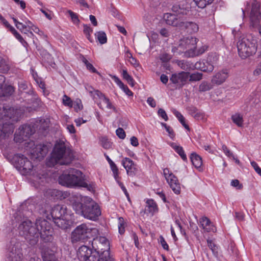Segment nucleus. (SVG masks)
<instances>
[{
    "label": "nucleus",
    "mask_w": 261,
    "mask_h": 261,
    "mask_svg": "<svg viewBox=\"0 0 261 261\" xmlns=\"http://www.w3.org/2000/svg\"><path fill=\"white\" fill-rule=\"evenodd\" d=\"M170 56L167 54H163L161 55L160 56L161 60L164 62L168 61L169 60H170Z\"/></svg>",
    "instance_id": "nucleus-60"
},
{
    "label": "nucleus",
    "mask_w": 261,
    "mask_h": 261,
    "mask_svg": "<svg viewBox=\"0 0 261 261\" xmlns=\"http://www.w3.org/2000/svg\"><path fill=\"white\" fill-rule=\"evenodd\" d=\"M231 119L238 126L242 127L243 124V119L240 114H236L231 116Z\"/></svg>",
    "instance_id": "nucleus-33"
},
{
    "label": "nucleus",
    "mask_w": 261,
    "mask_h": 261,
    "mask_svg": "<svg viewBox=\"0 0 261 261\" xmlns=\"http://www.w3.org/2000/svg\"><path fill=\"white\" fill-rule=\"evenodd\" d=\"M189 76V72L181 71L178 73L173 74L170 81L173 84H178L181 86L186 84Z\"/></svg>",
    "instance_id": "nucleus-16"
},
{
    "label": "nucleus",
    "mask_w": 261,
    "mask_h": 261,
    "mask_svg": "<svg viewBox=\"0 0 261 261\" xmlns=\"http://www.w3.org/2000/svg\"><path fill=\"white\" fill-rule=\"evenodd\" d=\"M61 184L67 187L79 186L87 187L88 185L83 181L82 172L77 169H71L68 174H64L60 176Z\"/></svg>",
    "instance_id": "nucleus-7"
},
{
    "label": "nucleus",
    "mask_w": 261,
    "mask_h": 261,
    "mask_svg": "<svg viewBox=\"0 0 261 261\" xmlns=\"http://www.w3.org/2000/svg\"><path fill=\"white\" fill-rule=\"evenodd\" d=\"M177 65L182 69L188 70L191 68V64L185 60H180L176 62Z\"/></svg>",
    "instance_id": "nucleus-34"
},
{
    "label": "nucleus",
    "mask_w": 261,
    "mask_h": 261,
    "mask_svg": "<svg viewBox=\"0 0 261 261\" xmlns=\"http://www.w3.org/2000/svg\"><path fill=\"white\" fill-rule=\"evenodd\" d=\"M73 159L72 151L67 147L64 141L60 140L56 144L51 160L60 165H68Z\"/></svg>",
    "instance_id": "nucleus-4"
},
{
    "label": "nucleus",
    "mask_w": 261,
    "mask_h": 261,
    "mask_svg": "<svg viewBox=\"0 0 261 261\" xmlns=\"http://www.w3.org/2000/svg\"><path fill=\"white\" fill-rule=\"evenodd\" d=\"M122 164L123 167L126 170L128 174L133 175H134L137 171L136 165L129 158H124L122 161Z\"/></svg>",
    "instance_id": "nucleus-19"
},
{
    "label": "nucleus",
    "mask_w": 261,
    "mask_h": 261,
    "mask_svg": "<svg viewBox=\"0 0 261 261\" xmlns=\"http://www.w3.org/2000/svg\"><path fill=\"white\" fill-rule=\"evenodd\" d=\"M48 149L46 146L39 144L35 147L31 154L33 158L41 160L46 155Z\"/></svg>",
    "instance_id": "nucleus-17"
},
{
    "label": "nucleus",
    "mask_w": 261,
    "mask_h": 261,
    "mask_svg": "<svg viewBox=\"0 0 261 261\" xmlns=\"http://www.w3.org/2000/svg\"><path fill=\"white\" fill-rule=\"evenodd\" d=\"M55 224L59 227L65 229L70 226L69 216L62 217L53 219Z\"/></svg>",
    "instance_id": "nucleus-21"
},
{
    "label": "nucleus",
    "mask_w": 261,
    "mask_h": 261,
    "mask_svg": "<svg viewBox=\"0 0 261 261\" xmlns=\"http://www.w3.org/2000/svg\"><path fill=\"white\" fill-rule=\"evenodd\" d=\"M118 229L120 234H122L124 233L125 231L124 226V219L122 217H120L119 218Z\"/></svg>",
    "instance_id": "nucleus-44"
},
{
    "label": "nucleus",
    "mask_w": 261,
    "mask_h": 261,
    "mask_svg": "<svg viewBox=\"0 0 261 261\" xmlns=\"http://www.w3.org/2000/svg\"><path fill=\"white\" fill-rule=\"evenodd\" d=\"M164 19L166 23L173 27H177L181 29L184 24V20L181 16L175 14L167 13L164 16Z\"/></svg>",
    "instance_id": "nucleus-15"
},
{
    "label": "nucleus",
    "mask_w": 261,
    "mask_h": 261,
    "mask_svg": "<svg viewBox=\"0 0 261 261\" xmlns=\"http://www.w3.org/2000/svg\"><path fill=\"white\" fill-rule=\"evenodd\" d=\"M147 102L152 108H154L156 106V102L152 97H148L147 100Z\"/></svg>",
    "instance_id": "nucleus-61"
},
{
    "label": "nucleus",
    "mask_w": 261,
    "mask_h": 261,
    "mask_svg": "<svg viewBox=\"0 0 261 261\" xmlns=\"http://www.w3.org/2000/svg\"><path fill=\"white\" fill-rule=\"evenodd\" d=\"M83 32L85 34H88L92 32L93 30L89 25L87 24H84Z\"/></svg>",
    "instance_id": "nucleus-64"
},
{
    "label": "nucleus",
    "mask_w": 261,
    "mask_h": 261,
    "mask_svg": "<svg viewBox=\"0 0 261 261\" xmlns=\"http://www.w3.org/2000/svg\"><path fill=\"white\" fill-rule=\"evenodd\" d=\"M217 60L218 58L216 55H210L207 57L206 62H197L195 64V67L204 72H212L214 70V64Z\"/></svg>",
    "instance_id": "nucleus-13"
},
{
    "label": "nucleus",
    "mask_w": 261,
    "mask_h": 261,
    "mask_svg": "<svg viewBox=\"0 0 261 261\" xmlns=\"http://www.w3.org/2000/svg\"><path fill=\"white\" fill-rule=\"evenodd\" d=\"M260 4L258 2L254 1L252 4L251 10L250 14V25L253 28L256 27L259 24L261 13L259 11Z\"/></svg>",
    "instance_id": "nucleus-14"
},
{
    "label": "nucleus",
    "mask_w": 261,
    "mask_h": 261,
    "mask_svg": "<svg viewBox=\"0 0 261 261\" xmlns=\"http://www.w3.org/2000/svg\"><path fill=\"white\" fill-rule=\"evenodd\" d=\"M158 115L161 117L165 121H167L168 119V116L165 111L163 109H159L158 110Z\"/></svg>",
    "instance_id": "nucleus-47"
},
{
    "label": "nucleus",
    "mask_w": 261,
    "mask_h": 261,
    "mask_svg": "<svg viewBox=\"0 0 261 261\" xmlns=\"http://www.w3.org/2000/svg\"><path fill=\"white\" fill-rule=\"evenodd\" d=\"M160 34L164 37H168L169 36L168 30L165 28H162L160 31Z\"/></svg>",
    "instance_id": "nucleus-62"
},
{
    "label": "nucleus",
    "mask_w": 261,
    "mask_h": 261,
    "mask_svg": "<svg viewBox=\"0 0 261 261\" xmlns=\"http://www.w3.org/2000/svg\"><path fill=\"white\" fill-rule=\"evenodd\" d=\"M92 250L87 246H82L78 250L77 256L80 259L84 261L88 256L90 254Z\"/></svg>",
    "instance_id": "nucleus-23"
},
{
    "label": "nucleus",
    "mask_w": 261,
    "mask_h": 261,
    "mask_svg": "<svg viewBox=\"0 0 261 261\" xmlns=\"http://www.w3.org/2000/svg\"><path fill=\"white\" fill-rule=\"evenodd\" d=\"M103 101V102L106 104L107 105V108L108 109H113V106L111 103V102L110 101V100L105 97V95H103V96L101 98V99Z\"/></svg>",
    "instance_id": "nucleus-52"
},
{
    "label": "nucleus",
    "mask_w": 261,
    "mask_h": 261,
    "mask_svg": "<svg viewBox=\"0 0 261 261\" xmlns=\"http://www.w3.org/2000/svg\"><path fill=\"white\" fill-rule=\"evenodd\" d=\"M74 108L76 111L83 109V105L81 100H77L75 101L74 103Z\"/></svg>",
    "instance_id": "nucleus-51"
},
{
    "label": "nucleus",
    "mask_w": 261,
    "mask_h": 261,
    "mask_svg": "<svg viewBox=\"0 0 261 261\" xmlns=\"http://www.w3.org/2000/svg\"><path fill=\"white\" fill-rule=\"evenodd\" d=\"M251 164L255 171L261 176V169L259 167L257 164L255 162L252 161L251 162Z\"/></svg>",
    "instance_id": "nucleus-56"
},
{
    "label": "nucleus",
    "mask_w": 261,
    "mask_h": 261,
    "mask_svg": "<svg viewBox=\"0 0 261 261\" xmlns=\"http://www.w3.org/2000/svg\"><path fill=\"white\" fill-rule=\"evenodd\" d=\"M184 24L183 25V28L181 29H191V32H196L198 30V26L195 23H193L192 22H186L184 21Z\"/></svg>",
    "instance_id": "nucleus-32"
},
{
    "label": "nucleus",
    "mask_w": 261,
    "mask_h": 261,
    "mask_svg": "<svg viewBox=\"0 0 261 261\" xmlns=\"http://www.w3.org/2000/svg\"><path fill=\"white\" fill-rule=\"evenodd\" d=\"M189 81L191 82H196L202 79V74L199 72H196L189 74Z\"/></svg>",
    "instance_id": "nucleus-40"
},
{
    "label": "nucleus",
    "mask_w": 261,
    "mask_h": 261,
    "mask_svg": "<svg viewBox=\"0 0 261 261\" xmlns=\"http://www.w3.org/2000/svg\"><path fill=\"white\" fill-rule=\"evenodd\" d=\"M160 243L162 247L166 250H169V246L163 236L160 237Z\"/></svg>",
    "instance_id": "nucleus-50"
},
{
    "label": "nucleus",
    "mask_w": 261,
    "mask_h": 261,
    "mask_svg": "<svg viewBox=\"0 0 261 261\" xmlns=\"http://www.w3.org/2000/svg\"><path fill=\"white\" fill-rule=\"evenodd\" d=\"M238 53L242 59L254 55L257 48V40L255 37L248 35L241 38L237 44Z\"/></svg>",
    "instance_id": "nucleus-6"
},
{
    "label": "nucleus",
    "mask_w": 261,
    "mask_h": 261,
    "mask_svg": "<svg viewBox=\"0 0 261 261\" xmlns=\"http://www.w3.org/2000/svg\"><path fill=\"white\" fill-rule=\"evenodd\" d=\"M20 236L30 244L34 245L38 242L39 236L44 240L49 241L52 237L53 229L50 224L44 219H37L35 226L29 220L22 222L18 227Z\"/></svg>",
    "instance_id": "nucleus-1"
},
{
    "label": "nucleus",
    "mask_w": 261,
    "mask_h": 261,
    "mask_svg": "<svg viewBox=\"0 0 261 261\" xmlns=\"http://www.w3.org/2000/svg\"><path fill=\"white\" fill-rule=\"evenodd\" d=\"M22 113L21 110L14 108L4 107L0 110V139L13 133V123L19 120Z\"/></svg>",
    "instance_id": "nucleus-2"
},
{
    "label": "nucleus",
    "mask_w": 261,
    "mask_h": 261,
    "mask_svg": "<svg viewBox=\"0 0 261 261\" xmlns=\"http://www.w3.org/2000/svg\"><path fill=\"white\" fill-rule=\"evenodd\" d=\"M163 174L172 191L176 194H179L180 193L181 188L177 178L168 168H165L163 170Z\"/></svg>",
    "instance_id": "nucleus-12"
},
{
    "label": "nucleus",
    "mask_w": 261,
    "mask_h": 261,
    "mask_svg": "<svg viewBox=\"0 0 261 261\" xmlns=\"http://www.w3.org/2000/svg\"><path fill=\"white\" fill-rule=\"evenodd\" d=\"M43 261H58L53 254L45 253L43 255Z\"/></svg>",
    "instance_id": "nucleus-43"
},
{
    "label": "nucleus",
    "mask_w": 261,
    "mask_h": 261,
    "mask_svg": "<svg viewBox=\"0 0 261 261\" xmlns=\"http://www.w3.org/2000/svg\"><path fill=\"white\" fill-rule=\"evenodd\" d=\"M200 223L201 227L205 231L210 232L211 231H214L215 229L210 220L207 217H202L200 220Z\"/></svg>",
    "instance_id": "nucleus-26"
},
{
    "label": "nucleus",
    "mask_w": 261,
    "mask_h": 261,
    "mask_svg": "<svg viewBox=\"0 0 261 261\" xmlns=\"http://www.w3.org/2000/svg\"><path fill=\"white\" fill-rule=\"evenodd\" d=\"M84 203L75 202L73 208L76 213L90 220H95L101 214L99 206L91 198L86 197L82 199Z\"/></svg>",
    "instance_id": "nucleus-3"
},
{
    "label": "nucleus",
    "mask_w": 261,
    "mask_h": 261,
    "mask_svg": "<svg viewBox=\"0 0 261 261\" xmlns=\"http://www.w3.org/2000/svg\"><path fill=\"white\" fill-rule=\"evenodd\" d=\"M228 77V72L226 70H223L213 76L211 82L217 85L223 83Z\"/></svg>",
    "instance_id": "nucleus-20"
},
{
    "label": "nucleus",
    "mask_w": 261,
    "mask_h": 261,
    "mask_svg": "<svg viewBox=\"0 0 261 261\" xmlns=\"http://www.w3.org/2000/svg\"><path fill=\"white\" fill-rule=\"evenodd\" d=\"M14 92V88L9 85L5 84L0 88V97H9Z\"/></svg>",
    "instance_id": "nucleus-24"
},
{
    "label": "nucleus",
    "mask_w": 261,
    "mask_h": 261,
    "mask_svg": "<svg viewBox=\"0 0 261 261\" xmlns=\"http://www.w3.org/2000/svg\"><path fill=\"white\" fill-rule=\"evenodd\" d=\"M10 69V66L7 61L0 57V72L6 73Z\"/></svg>",
    "instance_id": "nucleus-31"
},
{
    "label": "nucleus",
    "mask_w": 261,
    "mask_h": 261,
    "mask_svg": "<svg viewBox=\"0 0 261 261\" xmlns=\"http://www.w3.org/2000/svg\"><path fill=\"white\" fill-rule=\"evenodd\" d=\"M86 66L87 69L88 70H89L90 71H91L93 73H96L97 74H99V72L97 71V70L89 62Z\"/></svg>",
    "instance_id": "nucleus-58"
},
{
    "label": "nucleus",
    "mask_w": 261,
    "mask_h": 261,
    "mask_svg": "<svg viewBox=\"0 0 261 261\" xmlns=\"http://www.w3.org/2000/svg\"><path fill=\"white\" fill-rule=\"evenodd\" d=\"M214 0H194L196 5L200 8H205L207 5L213 3Z\"/></svg>",
    "instance_id": "nucleus-37"
},
{
    "label": "nucleus",
    "mask_w": 261,
    "mask_h": 261,
    "mask_svg": "<svg viewBox=\"0 0 261 261\" xmlns=\"http://www.w3.org/2000/svg\"><path fill=\"white\" fill-rule=\"evenodd\" d=\"M16 28L19 29L22 33H23L24 34H27L26 32H24V30H26L28 32H29V30L28 29V27L21 22H20V24H18V26L16 27Z\"/></svg>",
    "instance_id": "nucleus-53"
},
{
    "label": "nucleus",
    "mask_w": 261,
    "mask_h": 261,
    "mask_svg": "<svg viewBox=\"0 0 261 261\" xmlns=\"http://www.w3.org/2000/svg\"><path fill=\"white\" fill-rule=\"evenodd\" d=\"M99 261H114V259L110 255V253L108 251L101 253Z\"/></svg>",
    "instance_id": "nucleus-41"
},
{
    "label": "nucleus",
    "mask_w": 261,
    "mask_h": 261,
    "mask_svg": "<svg viewBox=\"0 0 261 261\" xmlns=\"http://www.w3.org/2000/svg\"><path fill=\"white\" fill-rule=\"evenodd\" d=\"M123 91L127 94L128 96H132L133 93V92L128 89V88L127 87V86L124 85L123 86H122L121 88Z\"/></svg>",
    "instance_id": "nucleus-63"
},
{
    "label": "nucleus",
    "mask_w": 261,
    "mask_h": 261,
    "mask_svg": "<svg viewBox=\"0 0 261 261\" xmlns=\"http://www.w3.org/2000/svg\"><path fill=\"white\" fill-rule=\"evenodd\" d=\"M191 161L194 167L199 169L200 168L202 165V161L201 158L196 153H192L190 156Z\"/></svg>",
    "instance_id": "nucleus-28"
},
{
    "label": "nucleus",
    "mask_w": 261,
    "mask_h": 261,
    "mask_svg": "<svg viewBox=\"0 0 261 261\" xmlns=\"http://www.w3.org/2000/svg\"><path fill=\"white\" fill-rule=\"evenodd\" d=\"M67 12L70 15L71 19L74 23L77 24L79 23L80 20L79 19L76 13H74L71 10H68Z\"/></svg>",
    "instance_id": "nucleus-42"
},
{
    "label": "nucleus",
    "mask_w": 261,
    "mask_h": 261,
    "mask_svg": "<svg viewBox=\"0 0 261 261\" xmlns=\"http://www.w3.org/2000/svg\"><path fill=\"white\" fill-rule=\"evenodd\" d=\"M231 185L234 187H237L238 189H241L243 186L240 184V182L238 179L232 180L231 182Z\"/></svg>",
    "instance_id": "nucleus-57"
},
{
    "label": "nucleus",
    "mask_w": 261,
    "mask_h": 261,
    "mask_svg": "<svg viewBox=\"0 0 261 261\" xmlns=\"http://www.w3.org/2000/svg\"><path fill=\"white\" fill-rule=\"evenodd\" d=\"M146 203V205L145 208V212L153 215L158 211V205L153 199H148Z\"/></svg>",
    "instance_id": "nucleus-25"
},
{
    "label": "nucleus",
    "mask_w": 261,
    "mask_h": 261,
    "mask_svg": "<svg viewBox=\"0 0 261 261\" xmlns=\"http://www.w3.org/2000/svg\"><path fill=\"white\" fill-rule=\"evenodd\" d=\"M116 133L117 136L121 139H124L126 136L125 133L122 128H118L116 130Z\"/></svg>",
    "instance_id": "nucleus-46"
},
{
    "label": "nucleus",
    "mask_w": 261,
    "mask_h": 261,
    "mask_svg": "<svg viewBox=\"0 0 261 261\" xmlns=\"http://www.w3.org/2000/svg\"><path fill=\"white\" fill-rule=\"evenodd\" d=\"M95 36L100 44H103L107 42V38L106 34L104 32H98L95 34Z\"/></svg>",
    "instance_id": "nucleus-35"
},
{
    "label": "nucleus",
    "mask_w": 261,
    "mask_h": 261,
    "mask_svg": "<svg viewBox=\"0 0 261 261\" xmlns=\"http://www.w3.org/2000/svg\"><path fill=\"white\" fill-rule=\"evenodd\" d=\"M122 76L124 80H125L128 84L131 86L133 87L135 85V82L133 77L128 73L126 70L123 69L122 70Z\"/></svg>",
    "instance_id": "nucleus-36"
},
{
    "label": "nucleus",
    "mask_w": 261,
    "mask_h": 261,
    "mask_svg": "<svg viewBox=\"0 0 261 261\" xmlns=\"http://www.w3.org/2000/svg\"><path fill=\"white\" fill-rule=\"evenodd\" d=\"M212 89V86L207 82L203 81L199 86V91L200 92H205Z\"/></svg>",
    "instance_id": "nucleus-38"
},
{
    "label": "nucleus",
    "mask_w": 261,
    "mask_h": 261,
    "mask_svg": "<svg viewBox=\"0 0 261 261\" xmlns=\"http://www.w3.org/2000/svg\"><path fill=\"white\" fill-rule=\"evenodd\" d=\"M130 60H129V63L133 65L135 67H137L140 66L139 62L135 58H134L132 54H129Z\"/></svg>",
    "instance_id": "nucleus-48"
},
{
    "label": "nucleus",
    "mask_w": 261,
    "mask_h": 261,
    "mask_svg": "<svg viewBox=\"0 0 261 261\" xmlns=\"http://www.w3.org/2000/svg\"><path fill=\"white\" fill-rule=\"evenodd\" d=\"M53 219L67 216V208L64 205H57L52 208L50 212Z\"/></svg>",
    "instance_id": "nucleus-18"
},
{
    "label": "nucleus",
    "mask_w": 261,
    "mask_h": 261,
    "mask_svg": "<svg viewBox=\"0 0 261 261\" xmlns=\"http://www.w3.org/2000/svg\"><path fill=\"white\" fill-rule=\"evenodd\" d=\"M13 160L14 166L22 174H32L34 171L32 163L23 155L16 154Z\"/></svg>",
    "instance_id": "nucleus-10"
},
{
    "label": "nucleus",
    "mask_w": 261,
    "mask_h": 261,
    "mask_svg": "<svg viewBox=\"0 0 261 261\" xmlns=\"http://www.w3.org/2000/svg\"><path fill=\"white\" fill-rule=\"evenodd\" d=\"M171 146L176 151V152L180 156V157L183 160L186 161L187 160L186 155L185 153L184 150L182 147L178 146L175 143H172Z\"/></svg>",
    "instance_id": "nucleus-30"
},
{
    "label": "nucleus",
    "mask_w": 261,
    "mask_h": 261,
    "mask_svg": "<svg viewBox=\"0 0 261 261\" xmlns=\"http://www.w3.org/2000/svg\"><path fill=\"white\" fill-rule=\"evenodd\" d=\"M48 120L41 119L36 121L35 126L30 124L23 125L19 127L14 135V140L16 142L21 143L27 140L35 131V128L45 129L48 127Z\"/></svg>",
    "instance_id": "nucleus-5"
},
{
    "label": "nucleus",
    "mask_w": 261,
    "mask_h": 261,
    "mask_svg": "<svg viewBox=\"0 0 261 261\" xmlns=\"http://www.w3.org/2000/svg\"><path fill=\"white\" fill-rule=\"evenodd\" d=\"M103 94L97 90H96L91 96L93 97V99H97V98L101 99L103 96Z\"/></svg>",
    "instance_id": "nucleus-49"
},
{
    "label": "nucleus",
    "mask_w": 261,
    "mask_h": 261,
    "mask_svg": "<svg viewBox=\"0 0 261 261\" xmlns=\"http://www.w3.org/2000/svg\"><path fill=\"white\" fill-rule=\"evenodd\" d=\"M63 103L64 105L71 107L72 106V101L70 98L66 95H64L63 98Z\"/></svg>",
    "instance_id": "nucleus-45"
},
{
    "label": "nucleus",
    "mask_w": 261,
    "mask_h": 261,
    "mask_svg": "<svg viewBox=\"0 0 261 261\" xmlns=\"http://www.w3.org/2000/svg\"><path fill=\"white\" fill-rule=\"evenodd\" d=\"M193 110L194 111V114H192V116L196 119H199L201 118L202 117V115L201 113H200L198 111V110L195 108H193Z\"/></svg>",
    "instance_id": "nucleus-59"
},
{
    "label": "nucleus",
    "mask_w": 261,
    "mask_h": 261,
    "mask_svg": "<svg viewBox=\"0 0 261 261\" xmlns=\"http://www.w3.org/2000/svg\"><path fill=\"white\" fill-rule=\"evenodd\" d=\"M197 42V39L194 37H188L183 38L179 41V43L176 48L178 53L184 51L185 56L188 57H194V49H196V44Z\"/></svg>",
    "instance_id": "nucleus-9"
},
{
    "label": "nucleus",
    "mask_w": 261,
    "mask_h": 261,
    "mask_svg": "<svg viewBox=\"0 0 261 261\" xmlns=\"http://www.w3.org/2000/svg\"><path fill=\"white\" fill-rule=\"evenodd\" d=\"M18 243L16 246H13L9 253L8 257L12 261H18L21 258V253L20 249L18 247Z\"/></svg>",
    "instance_id": "nucleus-22"
},
{
    "label": "nucleus",
    "mask_w": 261,
    "mask_h": 261,
    "mask_svg": "<svg viewBox=\"0 0 261 261\" xmlns=\"http://www.w3.org/2000/svg\"><path fill=\"white\" fill-rule=\"evenodd\" d=\"M99 230L96 228L92 227L90 224H82L77 226L72 232L73 241H84L88 238L95 237L99 235Z\"/></svg>",
    "instance_id": "nucleus-8"
},
{
    "label": "nucleus",
    "mask_w": 261,
    "mask_h": 261,
    "mask_svg": "<svg viewBox=\"0 0 261 261\" xmlns=\"http://www.w3.org/2000/svg\"><path fill=\"white\" fill-rule=\"evenodd\" d=\"M98 236L93 237L92 242L93 249L100 253L108 251L110 249L108 240L105 237Z\"/></svg>",
    "instance_id": "nucleus-11"
},
{
    "label": "nucleus",
    "mask_w": 261,
    "mask_h": 261,
    "mask_svg": "<svg viewBox=\"0 0 261 261\" xmlns=\"http://www.w3.org/2000/svg\"><path fill=\"white\" fill-rule=\"evenodd\" d=\"M222 149L227 156L229 157L232 156L233 158L234 159V156L233 155L232 153L231 152V151L228 149L226 145H223L222 146Z\"/></svg>",
    "instance_id": "nucleus-54"
},
{
    "label": "nucleus",
    "mask_w": 261,
    "mask_h": 261,
    "mask_svg": "<svg viewBox=\"0 0 261 261\" xmlns=\"http://www.w3.org/2000/svg\"><path fill=\"white\" fill-rule=\"evenodd\" d=\"M101 145L106 149H110L111 147L112 143L106 137H101L100 139Z\"/></svg>",
    "instance_id": "nucleus-39"
},
{
    "label": "nucleus",
    "mask_w": 261,
    "mask_h": 261,
    "mask_svg": "<svg viewBox=\"0 0 261 261\" xmlns=\"http://www.w3.org/2000/svg\"><path fill=\"white\" fill-rule=\"evenodd\" d=\"M206 47L205 46H202L200 48H199L198 50H196V49H194V57L200 55L202 54L204 51L206 50Z\"/></svg>",
    "instance_id": "nucleus-55"
},
{
    "label": "nucleus",
    "mask_w": 261,
    "mask_h": 261,
    "mask_svg": "<svg viewBox=\"0 0 261 261\" xmlns=\"http://www.w3.org/2000/svg\"><path fill=\"white\" fill-rule=\"evenodd\" d=\"M100 253L96 251V250H92L86 259L84 261H99Z\"/></svg>",
    "instance_id": "nucleus-29"
},
{
    "label": "nucleus",
    "mask_w": 261,
    "mask_h": 261,
    "mask_svg": "<svg viewBox=\"0 0 261 261\" xmlns=\"http://www.w3.org/2000/svg\"><path fill=\"white\" fill-rule=\"evenodd\" d=\"M172 11L175 13V14L178 16L187 15L189 10L188 8L184 7L183 6L180 5H175L172 7Z\"/></svg>",
    "instance_id": "nucleus-27"
}]
</instances>
